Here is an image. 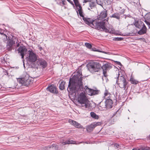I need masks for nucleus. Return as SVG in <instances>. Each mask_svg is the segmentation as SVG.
I'll list each match as a JSON object with an SVG mask.
<instances>
[{
	"instance_id": "nucleus-1",
	"label": "nucleus",
	"mask_w": 150,
	"mask_h": 150,
	"mask_svg": "<svg viewBox=\"0 0 150 150\" xmlns=\"http://www.w3.org/2000/svg\"><path fill=\"white\" fill-rule=\"evenodd\" d=\"M73 76L70 79L67 90L72 93H75L83 89L82 81L83 77H82L81 72L78 71L73 74Z\"/></svg>"
},
{
	"instance_id": "nucleus-2",
	"label": "nucleus",
	"mask_w": 150,
	"mask_h": 150,
	"mask_svg": "<svg viewBox=\"0 0 150 150\" xmlns=\"http://www.w3.org/2000/svg\"><path fill=\"white\" fill-rule=\"evenodd\" d=\"M83 19L86 24L89 25L92 28H96L98 30L109 33L111 32V30H112V29L111 30L110 29H107L106 28V25L108 23L107 21H104L103 22V23H102L100 22L97 21V19L92 22H90L89 19H87L84 18H83Z\"/></svg>"
},
{
	"instance_id": "nucleus-3",
	"label": "nucleus",
	"mask_w": 150,
	"mask_h": 150,
	"mask_svg": "<svg viewBox=\"0 0 150 150\" xmlns=\"http://www.w3.org/2000/svg\"><path fill=\"white\" fill-rule=\"evenodd\" d=\"M78 101L83 107L87 108L89 107L90 106V101L88 100L84 92H81L79 94Z\"/></svg>"
},
{
	"instance_id": "nucleus-4",
	"label": "nucleus",
	"mask_w": 150,
	"mask_h": 150,
	"mask_svg": "<svg viewBox=\"0 0 150 150\" xmlns=\"http://www.w3.org/2000/svg\"><path fill=\"white\" fill-rule=\"evenodd\" d=\"M101 66L99 63L93 61L89 62L86 65L88 70L91 73L98 71Z\"/></svg>"
},
{
	"instance_id": "nucleus-5",
	"label": "nucleus",
	"mask_w": 150,
	"mask_h": 150,
	"mask_svg": "<svg viewBox=\"0 0 150 150\" xmlns=\"http://www.w3.org/2000/svg\"><path fill=\"white\" fill-rule=\"evenodd\" d=\"M18 81L23 85L28 86L32 83L31 78L26 74L25 77L18 79Z\"/></svg>"
},
{
	"instance_id": "nucleus-6",
	"label": "nucleus",
	"mask_w": 150,
	"mask_h": 150,
	"mask_svg": "<svg viewBox=\"0 0 150 150\" xmlns=\"http://www.w3.org/2000/svg\"><path fill=\"white\" fill-rule=\"evenodd\" d=\"M119 75H120V74H118V76L117 78L116 83H117L120 88L125 89L127 84L126 80L123 76H119Z\"/></svg>"
},
{
	"instance_id": "nucleus-7",
	"label": "nucleus",
	"mask_w": 150,
	"mask_h": 150,
	"mask_svg": "<svg viewBox=\"0 0 150 150\" xmlns=\"http://www.w3.org/2000/svg\"><path fill=\"white\" fill-rule=\"evenodd\" d=\"M18 40L16 38L9 39L7 42V47L9 50H11L13 48L15 43H17Z\"/></svg>"
},
{
	"instance_id": "nucleus-8",
	"label": "nucleus",
	"mask_w": 150,
	"mask_h": 150,
	"mask_svg": "<svg viewBox=\"0 0 150 150\" xmlns=\"http://www.w3.org/2000/svg\"><path fill=\"white\" fill-rule=\"evenodd\" d=\"M107 11H103L101 12L100 14L98 15L97 18V21L100 22L102 23H103L104 21L106 20L108 21V20L104 19V18H105L107 16ZM106 28L108 29L106 27Z\"/></svg>"
},
{
	"instance_id": "nucleus-9",
	"label": "nucleus",
	"mask_w": 150,
	"mask_h": 150,
	"mask_svg": "<svg viewBox=\"0 0 150 150\" xmlns=\"http://www.w3.org/2000/svg\"><path fill=\"white\" fill-rule=\"evenodd\" d=\"M29 56L28 59L30 62H34L37 59V56L34 53L32 50H29L28 51Z\"/></svg>"
},
{
	"instance_id": "nucleus-10",
	"label": "nucleus",
	"mask_w": 150,
	"mask_h": 150,
	"mask_svg": "<svg viewBox=\"0 0 150 150\" xmlns=\"http://www.w3.org/2000/svg\"><path fill=\"white\" fill-rule=\"evenodd\" d=\"M112 65L111 64L107 63L105 64H104L102 67V68L103 70V74L104 76H107L106 73L108 70L111 68Z\"/></svg>"
},
{
	"instance_id": "nucleus-11",
	"label": "nucleus",
	"mask_w": 150,
	"mask_h": 150,
	"mask_svg": "<svg viewBox=\"0 0 150 150\" xmlns=\"http://www.w3.org/2000/svg\"><path fill=\"white\" fill-rule=\"evenodd\" d=\"M18 52L20 54L21 58L23 59L24 56L27 53V49L24 46H20L18 48Z\"/></svg>"
},
{
	"instance_id": "nucleus-12",
	"label": "nucleus",
	"mask_w": 150,
	"mask_h": 150,
	"mask_svg": "<svg viewBox=\"0 0 150 150\" xmlns=\"http://www.w3.org/2000/svg\"><path fill=\"white\" fill-rule=\"evenodd\" d=\"M101 123L100 122H94L90 125L86 127V130L88 132H91L97 126L100 125Z\"/></svg>"
},
{
	"instance_id": "nucleus-13",
	"label": "nucleus",
	"mask_w": 150,
	"mask_h": 150,
	"mask_svg": "<svg viewBox=\"0 0 150 150\" xmlns=\"http://www.w3.org/2000/svg\"><path fill=\"white\" fill-rule=\"evenodd\" d=\"M112 100L110 99H108L105 101V105L103 108L107 109H110L112 108Z\"/></svg>"
},
{
	"instance_id": "nucleus-14",
	"label": "nucleus",
	"mask_w": 150,
	"mask_h": 150,
	"mask_svg": "<svg viewBox=\"0 0 150 150\" xmlns=\"http://www.w3.org/2000/svg\"><path fill=\"white\" fill-rule=\"evenodd\" d=\"M60 142L63 145H66L69 144H79L81 143V142H76L73 141L72 140H67L66 141L61 140Z\"/></svg>"
},
{
	"instance_id": "nucleus-15",
	"label": "nucleus",
	"mask_w": 150,
	"mask_h": 150,
	"mask_svg": "<svg viewBox=\"0 0 150 150\" xmlns=\"http://www.w3.org/2000/svg\"><path fill=\"white\" fill-rule=\"evenodd\" d=\"M87 2H88L87 6L88 10H91L92 9L95 8L96 6V4L95 2L91 1Z\"/></svg>"
},
{
	"instance_id": "nucleus-16",
	"label": "nucleus",
	"mask_w": 150,
	"mask_h": 150,
	"mask_svg": "<svg viewBox=\"0 0 150 150\" xmlns=\"http://www.w3.org/2000/svg\"><path fill=\"white\" fill-rule=\"evenodd\" d=\"M47 89L52 93H58V91L57 90L55 86L54 85H52L49 86L47 88Z\"/></svg>"
},
{
	"instance_id": "nucleus-17",
	"label": "nucleus",
	"mask_w": 150,
	"mask_h": 150,
	"mask_svg": "<svg viewBox=\"0 0 150 150\" xmlns=\"http://www.w3.org/2000/svg\"><path fill=\"white\" fill-rule=\"evenodd\" d=\"M134 25L136 27L139 29L141 28L144 25L143 23L139 20L135 21Z\"/></svg>"
},
{
	"instance_id": "nucleus-18",
	"label": "nucleus",
	"mask_w": 150,
	"mask_h": 150,
	"mask_svg": "<svg viewBox=\"0 0 150 150\" xmlns=\"http://www.w3.org/2000/svg\"><path fill=\"white\" fill-rule=\"evenodd\" d=\"M68 122L71 124L73 125L77 128H80L81 127V125L75 121L71 119H69V120Z\"/></svg>"
},
{
	"instance_id": "nucleus-19",
	"label": "nucleus",
	"mask_w": 150,
	"mask_h": 150,
	"mask_svg": "<svg viewBox=\"0 0 150 150\" xmlns=\"http://www.w3.org/2000/svg\"><path fill=\"white\" fill-rule=\"evenodd\" d=\"M37 63L38 65L41 66L43 68H45L47 66L46 62L42 59H38Z\"/></svg>"
},
{
	"instance_id": "nucleus-20",
	"label": "nucleus",
	"mask_w": 150,
	"mask_h": 150,
	"mask_svg": "<svg viewBox=\"0 0 150 150\" xmlns=\"http://www.w3.org/2000/svg\"><path fill=\"white\" fill-rule=\"evenodd\" d=\"M146 28L145 25L142 27L141 29L139 31L138 33L140 35H142L146 33Z\"/></svg>"
},
{
	"instance_id": "nucleus-21",
	"label": "nucleus",
	"mask_w": 150,
	"mask_h": 150,
	"mask_svg": "<svg viewBox=\"0 0 150 150\" xmlns=\"http://www.w3.org/2000/svg\"><path fill=\"white\" fill-rule=\"evenodd\" d=\"M89 92L88 93V94L93 96L97 94V91L91 89H88Z\"/></svg>"
},
{
	"instance_id": "nucleus-22",
	"label": "nucleus",
	"mask_w": 150,
	"mask_h": 150,
	"mask_svg": "<svg viewBox=\"0 0 150 150\" xmlns=\"http://www.w3.org/2000/svg\"><path fill=\"white\" fill-rule=\"evenodd\" d=\"M111 17L116 18L117 19L120 18V15L118 13H114L110 16Z\"/></svg>"
},
{
	"instance_id": "nucleus-23",
	"label": "nucleus",
	"mask_w": 150,
	"mask_h": 150,
	"mask_svg": "<svg viewBox=\"0 0 150 150\" xmlns=\"http://www.w3.org/2000/svg\"><path fill=\"white\" fill-rule=\"evenodd\" d=\"M77 8L79 9L78 11H79V15L81 16L83 18H84L83 16V12H82V8H81V6H79V8Z\"/></svg>"
},
{
	"instance_id": "nucleus-24",
	"label": "nucleus",
	"mask_w": 150,
	"mask_h": 150,
	"mask_svg": "<svg viewBox=\"0 0 150 150\" xmlns=\"http://www.w3.org/2000/svg\"><path fill=\"white\" fill-rule=\"evenodd\" d=\"M65 85V82L64 81H62L60 84L59 88L60 89L63 90L64 88Z\"/></svg>"
},
{
	"instance_id": "nucleus-25",
	"label": "nucleus",
	"mask_w": 150,
	"mask_h": 150,
	"mask_svg": "<svg viewBox=\"0 0 150 150\" xmlns=\"http://www.w3.org/2000/svg\"><path fill=\"white\" fill-rule=\"evenodd\" d=\"M91 116L96 119H98L99 117L98 115H97L94 112H92L90 113Z\"/></svg>"
},
{
	"instance_id": "nucleus-26",
	"label": "nucleus",
	"mask_w": 150,
	"mask_h": 150,
	"mask_svg": "<svg viewBox=\"0 0 150 150\" xmlns=\"http://www.w3.org/2000/svg\"><path fill=\"white\" fill-rule=\"evenodd\" d=\"M130 81L132 84H136L138 83V81L133 78H131L130 79Z\"/></svg>"
},
{
	"instance_id": "nucleus-27",
	"label": "nucleus",
	"mask_w": 150,
	"mask_h": 150,
	"mask_svg": "<svg viewBox=\"0 0 150 150\" xmlns=\"http://www.w3.org/2000/svg\"><path fill=\"white\" fill-rule=\"evenodd\" d=\"M0 34L2 36V37L3 38L4 41H6L7 39V37L6 35L3 33L0 32Z\"/></svg>"
},
{
	"instance_id": "nucleus-28",
	"label": "nucleus",
	"mask_w": 150,
	"mask_h": 150,
	"mask_svg": "<svg viewBox=\"0 0 150 150\" xmlns=\"http://www.w3.org/2000/svg\"><path fill=\"white\" fill-rule=\"evenodd\" d=\"M145 18L146 19V21L148 20L150 21V13L146 14L145 16Z\"/></svg>"
},
{
	"instance_id": "nucleus-29",
	"label": "nucleus",
	"mask_w": 150,
	"mask_h": 150,
	"mask_svg": "<svg viewBox=\"0 0 150 150\" xmlns=\"http://www.w3.org/2000/svg\"><path fill=\"white\" fill-rule=\"evenodd\" d=\"M108 95H110V93H109L108 91L107 90H105V92L104 93V96H103L104 98H105Z\"/></svg>"
},
{
	"instance_id": "nucleus-30",
	"label": "nucleus",
	"mask_w": 150,
	"mask_h": 150,
	"mask_svg": "<svg viewBox=\"0 0 150 150\" xmlns=\"http://www.w3.org/2000/svg\"><path fill=\"white\" fill-rule=\"evenodd\" d=\"M74 1L75 3V4L77 8H79V6H80L79 5V1L78 0H73Z\"/></svg>"
},
{
	"instance_id": "nucleus-31",
	"label": "nucleus",
	"mask_w": 150,
	"mask_h": 150,
	"mask_svg": "<svg viewBox=\"0 0 150 150\" xmlns=\"http://www.w3.org/2000/svg\"><path fill=\"white\" fill-rule=\"evenodd\" d=\"M85 46L88 48H91V45L89 43H85Z\"/></svg>"
},
{
	"instance_id": "nucleus-32",
	"label": "nucleus",
	"mask_w": 150,
	"mask_h": 150,
	"mask_svg": "<svg viewBox=\"0 0 150 150\" xmlns=\"http://www.w3.org/2000/svg\"><path fill=\"white\" fill-rule=\"evenodd\" d=\"M97 4L99 5L102 6V1L103 0H96Z\"/></svg>"
},
{
	"instance_id": "nucleus-33",
	"label": "nucleus",
	"mask_w": 150,
	"mask_h": 150,
	"mask_svg": "<svg viewBox=\"0 0 150 150\" xmlns=\"http://www.w3.org/2000/svg\"><path fill=\"white\" fill-rule=\"evenodd\" d=\"M123 38H116L114 39V40L115 41H121L122 40Z\"/></svg>"
},
{
	"instance_id": "nucleus-34",
	"label": "nucleus",
	"mask_w": 150,
	"mask_h": 150,
	"mask_svg": "<svg viewBox=\"0 0 150 150\" xmlns=\"http://www.w3.org/2000/svg\"><path fill=\"white\" fill-rule=\"evenodd\" d=\"M144 149L143 147L135 148L132 149V150H144Z\"/></svg>"
},
{
	"instance_id": "nucleus-35",
	"label": "nucleus",
	"mask_w": 150,
	"mask_h": 150,
	"mask_svg": "<svg viewBox=\"0 0 150 150\" xmlns=\"http://www.w3.org/2000/svg\"><path fill=\"white\" fill-rule=\"evenodd\" d=\"M97 51H98L99 52H102L103 53H104L105 54H109V52H105L103 51H100V50H97Z\"/></svg>"
},
{
	"instance_id": "nucleus-36",
	"label": "nucleus",
	"mask_w": 150,
	"mask_h": 150,
	"mask_svg": "<svg viewBox=\"0 0 150 150\" xmlns=\"http://www.w3.org/2000/svg\"><path fill=\"white\" fill-rule=\"evenodd\" d=\"M114 146L115 148L117 149L119 148V145L117 144H114Z\"/></svg>"
},
{
	"instance_id": "nucleus-37",
	"label": "nucleus",
	"mask_w": 150,
	"mask_h": 150,
	"mask_svg": "<svg viewBox=\"0 0 150 150\" xmlns=\"http://www.w3.org/2000/svg\"><path fill=\"white\" fill-rule=\"evenodd\" d=\"M84 89L85 90H87V91L88 92H89V91H88V89H90V88H88V87L87 86H85V88H84Z\"/></svg>"
},
{
	"instance_id": "nucleus-38",
	"label": "nucleus",
	"mask_w": 150,
	"mask_h": 150,
	"mask_svg": "<svg viewBox=\"0 0 150 150\" xmlns=\"http://www.w3.org/2000/svg\"><path fill=\"white\" fill-rule=\"evenodd\" d=\"M144 21L146 23V24L147 25H150V23L149 22H148V21H146V20H145Z\"/></svg>"
},
{
	"instance_id": "nucleus-39",
	"label": "nucleus",
	"mask_w": 150,
	"mask_h": 150,
	"mask_svg": "<svg viewBox=\"0 0 150 150\" xmlns=\"http://www.w3.org/2000/svg\"><path fill=\"white\" fill-rule=\"evenodd\" d=\"M69 3L71 4H73V2L72 1H71L70 0H67Z\"/></svg>"
},
{
	"instance_id": "nucleus-40",
	"label": "nucleus",
	"mask_w": 150,
	"mask_h": 150,
	"mask_svg": "<svg viewBox=\"0 0 150 150\" xmlns=\"http://www.w3.org/2000/svg\"><path fill=\"white\" fill-rule=\"evenodd\" d=\"M38 48H39V49L40 50H42V47H41V46H38Z\"/></svg>"
},
{
	"instance_id": "nucleus-41",
	"label": "nucleus",
	"mask_w": 150,
	"mask_h": 150,
	"mask_svg": "<svg viewBox=\"0 0 150 150\" xmlns=\"http://www.w3.org/2000/svg\"><path fill=\"white\" fill-rule=\"evenodd\" d=\"M17 44V47H18L19 46V43H16Z\"/></svg>"
},
{
	"instance_id": "nucleus-42",
	"label": "nucleus",
	"mask_w": 150,
	"mask_h": 150,
	"mask_svg": "<svg viewBox=\"0 0 150 150\" xmlns=\"http://www.w3.org/2000/svg\"><path fill=\"white\" fill-rule=\"evenodd\" d=\"M86 2L91 1V0H84Z\"/></svg>"
},
{
	"instance_id": "nucleus-43",
	"label": "nucleus",
	"mask_w": 150,
	"mask_h": 150,
	"mask_svg": "<svg viewBox=\"0 0 150 150\" xmlns=\"http://www.w3.org/2000/svg\"><path fill=\"white\" fill-rule=\"evenodd\" d=\"M121 63L120 62H118V65H120V64H121Z\"/></svg>"
},
{
	"instance_id": "nucleus-44",
	"label": "nucleus",
	"mask_w": 150,
	"mask_h": 150,
	"mask_svg": "<svg viewBox=\"0 0 150 150\" xmlns=\"http://www.w3.org/2000/svg\"><path fill=\"white\" fill-rule=\"evenodd\" d=\"M149 138L150 139V134L149 136Z\"/></svg>"
},
{
	"instance_id": "nucleus-45",
	"label": "nucleus",
	"mask_w": 150,
	"mask_h": 150,
	"mask_svg": "<svg viewBox=\"0 0 150 150\" xmlns=\"http://www.w3.org/2000/svg\"><path fill=\"white\" fill-rule=\"evenodd\" d=\"M149 150H150V148H149Z\"/></svg>"
},
{
	"instance_id": "nucleus-46",
	"label": "nucleus",
	"mask_w": 150,
	"mask_h": 150,
	"mask_svg": "<svg viewBox=\"0 0 150 150\" xmlns=\"http://www.w3.org/2000/svg\"><path fill=\"white\" fill-rule=\"evenodd\" d=\"M106 98V97L105 98ZM107 98H108V97H107Z\"/></svg>"
}]
</instances>
